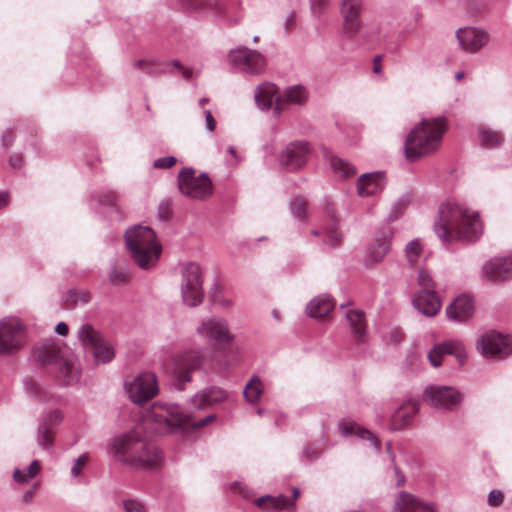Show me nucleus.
I'll return each mask as SVG.
<instances>
[{"instance_id": "38", "label": "nucleus", "mask_w": 512, "mask_h": 512, "mask_svg": "<svg viewBox=\"0 0 512 512\" xmlns=\"http://www.w3.org/2000/svg\"><path fill=\"white\" fill-rule=\"evenodd\" d=\"M330 165L335 173L343 177H349L356 173V168L352 163L338 156L330 158Z\"/></svg>"}, {"instance_id": "58", "label": "nucleus", "mask_w": 512, "mask_h": 512, "mask_svg": "<svg viewBox=\"0 0 512 512\" xmlns=\"http://www.w3.org/2000/svg\"><path fill=\"white\" fill-rule=\"evenodd\" d=\"M301 457L302 459H306L307 461L311 462L319 457V453L315 448L311 446H305Z\"/></svg>"}, {"instance_id": "52", "label": "nucleus", "mask_w": 512, "mask_h": 512, "mask_svg": "<svg viewBox=\"0 0 512 512\" xmlns=\"http://www.w3.org/2000/svg\"><path fill=\"white\" fill-rule=\"evenodd\" d=\"M176 162L177 160L174 156L160 157L154 160L153 167L157 169L171 168Z\"/></svg>"}, {"instance_id": "28", "label": "nucleus", "mask_w": 512, "mask_h": 512, "mask_svg": "<svg viewBox=\"0 0 512 512\" xmlns=\"http://www.w3.org/2000/svg\"><path fill=\"white\" fill-rule=\"evenodd\" d=\"M63 420V414L60 410H53L48 413L38 427V444L48 449L54 443V431L56 426Z\"/></svg>"}, {"instance_id": "6", "label": "nucleus", "mask_w": 512, "mask_h": 512, "mask_svg": "<svg viewBox=\"0 0 512 512\" xmlns=\"http://www.w3.org/2000/svg\"><path fill=\"white\" fill-rule=\"evenodd\" d=\"M125 244L137 266L150 269L157 263L162 247L148 226L136 225L125 232Z\"/></svg>"}, {"instance_id": "26", "label": "nucleus", "mask_w": 512, "mask_h": 512, "mask_svg": "<svg viewBox=\"0 0 512 512\" xmlns=\"http://www.w3.org/2000/svg\"><path fill=\"white\" fill-rule=\"evenodd\" d=\"M393 231L386 227L376 232L373 243L368 249L366 260L370 263L380 262L391 249Z\"/></svg>"}, {"instance_id": "30", "label": "nucleus", "mask_w": 512, "mask_h": 512, "mask_svg": "<svg viewBox=\"0 0 512 512\" xmlns=\"http://www.w3.org/2000/svg\"><path fill=\"white\" fill-rule=\"evenodd\" d=\"M185 11L207 10L217 16L224 17L231 3L228 0H178Z\"/></svg>"}, {"instance_id": "49", "label": "nucleus", "mask_w": 512, "mask_h": 512, "mask_svg": "<svg viewBox=\"0 0 512 512\" xmlns=\"http://www.w3.org/2000/svg\"><path fill=\"white\" fill-rule=\"evenodd\" d=\"M125 512H146L145 505L137 499H127L123 501Z\"/></svg>"}, {"instance_id": "27", "label": "nucleus", "mask_w": 512, "mask_h": 512, "mask_svg": "<svg viewBox=\"0 0 512 512\" xmlns=\"http://www.w3.org/2000/svg\"><path fill=\"white\" fill-rule=\"evenodd\" d=\"M416 310L427 317L435 316L441 309V300L435 290L421 289L412 299Z\"/></svg>"}, {"instance_id": "54", "label": "nucleus", "mask_w": 512, "mask_h": 512, "mask_svg": "<svg viewBox=\"0 0 512 512\" xmlns=\"http://www.w3.org/2000/svg\"><path fill=\"white\" fill-rule=\"evenodd\" d=\"M504 495L500 490H492L488 494L487 503L491 507H498L502 504Z\"/></svg>"}, {"instance_id": "53", "label": "nucleus", "mask_w": 512, "mask_h": 512, "mask_svg": "<svg viewBox=\"0 0 512 512\" xmlns=\"http://www.w3.org/2000/svg\"><path fill=\"white\" fill-rule=\"evenodd\" d=\"M88 454H81L75 461L71 468L72 477L76 478L81 474V467L88 462Z\"/></svg>"}, {"instance_id": "12", "label": "nucleus", "mask_w": 512, "mask_h": 512, "mask_svg": "<svg viewBox=\"0 0 512 512\" xmlns=\"http://www.w3.org/2000/svg\"><path fill=\"white\" fill-rule=\"evenodd\" d=\"M178 188L183 195L204 200L212 194V182L207 173L198 177L192 168H183L178 174Z\"/></svg>"}, {"instance_id": "22", "label": "nucleus", "mask_w": 512, "mask_h": 512, "mask_svg": "<svg viewBox=\"0 0 512 512\" xmlns=\"http://www.w3.org/2000/svg\"><path fill=\"white\" fill-rule=\"evenodd\" d=\"M474 298L467 293L457 296L446 308L449 320L457 323H466L474 315Z\"/></svg>"}, {"instance_id": "34", "label": "nucleus", "mask_w": 512, "mask_h": 512, "mask_svg": "<svg viewBox=\"0 0 512 512\" xmlns=\"http://www.w3.org/2000/svg\"><path fill=\"white\" fill-rule=\"evenodd\" d=\"M254 502L259 508L266 512H279L281 510L291 511L294 506V502L283 494L277 496L267 494L257 498Z\"/></svg>"}, {"instance_id": "10", "label": "nucleus", "mask_w": 512, "mask_h": 512, "mask_svg": "<svg viewBox=\"0 0 512 512\" xmlns=\"http://www.w3.org/2000/svg\"><path fill=\"white\" fill-rule=\"evenodd\" d=\"M206 360L203 349H188L179 353L174 361V377L179 390L192 381V372L201 369Z\"/></svg>"}, {"instance_id": "23", "label": "nucleus", "mask_w": 512, "mask_h": 512, "mask_svg": "<svg viewBox=\"0 0 512 512\" xmlns=\"http://www.w3.org/2000/svg\"><path fill=\"white\" fill-rule=\"evenodd\" d=\"M456 38L464 51L476 53L487 44L489 35L479 28L464 27L456 31Z\"/></svg>"}, {"instance_id": "41", "label": "nucleus", "mask_w": 512, "mask_h": 512, "mask_svg": "<svg viewBox=\"0 0 512 512\" xmlns=\"http://www.w3.org/2000/svg\"><path fill=\"white\" fill-rule=\"evenodd\" d=\"M404 251L408 262L413 265L422 252V245L417 239H414L406 244Z\"/></svg>"}, {"instance_id": "36", "label": "nucleus", "mask_w": 512, "mask_h": 512, "mask_svg": "<svg viewBox=\"0 0 512 512\" xmlns=\"http://www.w3.org/2000/svg\"><path fill=\"white\" fill-rule=\"evenodd\" d=\"M41 470V465L38 460H33L26 469L16 468L13 471V479L19 484H26L31 479L35 478Z\"/></svg>"}, {"instance_id": "31", "label": "nucleus", "mask_w": 512, "mask_h": 512, "mask_svg": "<svg viewBox=\"0 0 512 512\" xmlns=\"http://www.w3.org/2000/svg\"><path fill=\"white\" fill-rule=\"evenodd\" d=\"M386 185L384 172L362 174L357 181V193L361 197H369L381 192Z\"/></svg>"}, {"instance_id": "55", "label": "nucleus", "mask_w": 512, "mask_h": 512, "mask_svg": "<svg viewBox=\"0 0 512 512\" xmlns=\"http://www.w3.org/2000/svg\"><path fill=\"white\" fill-rule=\"evenodd\" d=\"M404 207H405V201L404 200L397 201L393 205V207L391 209V212L388 215V220L389 221L396 220L398 218V216L402 214V211H403Z\"/></svg>"}, {"instance_id": "17", "label": "nucleus", "mask_w": 512, "mask_h": 512, "mask_svg": "<svg viewBox=\"0 0 512 512\" xmlns=\"http://www.w3.org/2000/svg\"><path fill=\"white\" fill-rule=\"evenodd\" d=\"M159 391L157 378L154 373L145 372L137 375L127 384V392L130 400L135 404H143Z\"/></svg>"}, {"instance_id": "40", "label": "nucleus", "mask_w": 512, "mask_h": 512, "mask_svg": "<svg viewBox=\"0 0 512 512\" xmlns=\"http://www.w3.org/2000/svg\"><path fill=\"white\" fill-rule=\"evenodd\" d=\"M92 200L104 207H116L117 198L112 191H95L91 194Z\"/></svg>"}, {"instance_id": "32", "label": "nucleus", "mask_w": 512, "mask_h": 512, "mask_svg": "<svg viewBox=\"0 0 512 512\" xmlns=\"http://www.w3.org/2000/svg\"><path fill=\"white\" fill-rule=\"evenodd\" d=\"M420 409L418 401L408 400L404 402L391 416L390 430L397 431L404 429L411 424L414 415L418 413Z\"/></svg>"}, {"instance_id": "19", "label": "nucleus", "mask_w": 512, "mask_h": 512, "mask_svg": "<svg viewBox=\"0 0 512 512\" xmlns=\"http://www.w3.org/2000/svg\"><path fill=\"white\" fill-rule=\"evenodd\" d=\"M132 66L147 75L159 76L164 73L176 72L183 79L190 80L193 77V71L184 67L178 60H169L158 63L155 60H134Z\"/></svg>"}, {"instance_id": "15", "label": "nucleus", "mask_w": 512, "mask_h": 512, "mask_svg": "<svg viewBox=\"0 0 512 512\" xmlns=\"http://www.w3.org/2000/svg\"><path fill=\"white\" fill-rule=\"evenodd\" d=\"M423 400L438 409L452 411L460 405L463 397L454 387L431 385L424 390Z\"/></svg>"}, {"instance_id": "13", "label": "nucleus", "mask_w": 512, "mask_h": 512, "mask_svg": "<svg viewBox=\"0 0 512 512\" xmlns=\"http://www.w3.org/2000/svg\"><path fill=\"white\" fill-rule=\"evenodd\" d=\"M363 11V0L340 1L339 13L342 19L341 33L344 39L353 40L360 34L363 27L361 18Z\"/></svg>"}, {"instance_id": "44", "label": "nucleus", "mask_w": 512, "mask_h": 512, "mask_svg": "<svg viewBox=\"0 0 512 512\" xmlns=\"http://www.w3.org/2000/svg\"><path fill=\"white\" fill-rule=\"evenodd\" d=\"M417 283L421 289L435 290V282L431 273L426 269H421L417 276Z\"/></svg>"}, {"instance_id": "57", "label": "nucleus", "mask_w": 512, "mask_h": 512, "mask_svg": "<svg viewBox=\"0 0 512 512\" xmlns=\"http://www.w3.org/2000/svg\"><path fill=\"white\" fill-rule=\"evenodd\" d=\"M14 143V134L12 129H7L1 135V144L4 148H10Z\"/></svg>"}, {"instance_id": "29", "label": "nucleus", "mask_w": 512, "mask_h": 512, "mask_svg": "<svg viewBox=\"0 0 512 512\" xmlns=\"http://www.w3.org/2000/svg\"><path fill=\"white\" fill-rule=\"evenodd\" d=\"M393 512H437V509L432 503L403 491L396 497Z\"/></svg>"}, {"instance_id": "25", "label": "nucleus", "mask_w": 512, "mask_h": 512, "mask_svg": "<svg viewBox=\"0 0 512 512\" xmlns=\"http://www.w3.org/2000/svg\"><path fill=\"white\" fill-rule=\"evenodd\" d=\"M483 274L491 282H501L512 278V258L494 257L483 265Z\"/></svg>"}, {"instance_id": "33", "label": "nucleus", "mask_w": 512, "mask_h": 512, "mask_svg": "<svg viewBox=\"0 0 512 512\" xmlns=\"http://www.w3.org/2000/svg\"><path fill=\"white\" fill-rule=\"evenodd\" d=\"M335 301L328 294H321L311 299L306 306L309 317L321 319L326 317L334 309Z\"/></svg>"}, {"instance_id": "3", "label": "nucleus", "mask_w": 512, "mask_h": 512, "mask_svg": "<svg viewBox=\"0 0 512 512\" xmlns=\"http://www.w3.org/2000/svg\"><path fill=\"white\" fill-rule=\"evenodd\" d=\"M31 359L41 366H50L53 378L59 386H73L81 380L82 371L78 357L68 352L60 342L45 340L33 348Z\"/></svg>"}, {"instance_id": "7", "label": "nucleus", "mask_w": 512, "mask_h": 512, "mask_svg": "<svg viewBox=\"0 0 512 512\" xmlns=\"http://www.w3.org/2000/svg\"><path fill=\"white\" fill-rule=\"evenodd\" d=\"M254 99L261 110H269L274 104V113L279 115L284 104H304L308 99V92L302 85H293L279 95L276 85L265 82L256 87Z\"/></svg>"}, {"instance_id": "18", "label": "nucleus", "mask_w": 512, "mask_h": 512, "mask_svg": "<svg viewBox=\"0 0 512 512\" xmlns=\"http://www.w3.org/2000/svg\"><path fill=\"white\" fill-rule=\"evenodd\" d=\"M196 332L208 343L221 345L229 344L233 340L227 320L218 316H212L203 320L196 328Z\"/></svg>"}, {"instance_id": "24", "label": "nucleus", "mask_w": 512, "mask_h": 512, "mask_svg": "<svg viewBox=\"0 0 512 512\" xmlns=\"http://www.w3.org/2000/svg\"><path fill=\"white\" fill-rule=\"evenodd\" d=\"M228 398V393L217 386H208L193 395L189 403L195 410H206L224 402Z\"/></svg>"}, {"instance_id": "51", "label": "nucleus", "mask_w": 512, "mask_h": 512, "mask_svg": "<svg viewBox=\"0 0 512 512\" xmlns=\"http://www.w3.org/2000/svg\"><path fill=\"white\" fill-rule=\"evenodd\" d=\"M357 423L350 420H343L339 423L340 434L344 437H349L355 434Z\"/></svg>"}, {"instance_id": "47", "label": "nucleus", "mask_w": 512, "mask_h": 512, "mask_svg": "<svg viewBox=\"0 0 512 512\" xmlns=\"http://www.w3.org/2000/svg\"><path fill=\"white\" fill-rule=\"evenodd\" d=\"M68 298L73 304H86L91 300V294L86 290H70Z\"/></svg>"}, {"instance_id": "43", "label": "nucleus", "mask_w": 512, "mask_h": 512, "mask_svg": "<svg viewBox=\"0 0 512 512\" xmlns=\"http://www.w3.org/2000/svg\"><path fill=\"white\" fill-rule=\"evenodd\" d=\"M357 437H359L362 440H368L370 441L371 445L376 449L379 450L381 446V442L378 439L377 436H375L370 430L361 427L357 425V428L355 430V434Z\"/></svg>"}, {"instance_id": "50", "label": "nucleus", "mask_w": 512, "mask_h": 512, "mask_svg": "<svg viewBox=\"0 0 512 512\" xmlns=\"http://www.w3.org/2000/svg\"><path fill=\"white\" fill-rule=\"evenodd\" d=\"M158 218L161 221H168L172 216L171 203L168 200H162L158 205Z\"/></svg>"}, {"instance_id": "64", "label": "nucleus", "mask_w": 512, "mask_h": 512, "mask_svg": "<svg viewBox=\"0 0 512 512\" xmlns=\"http://www.w3.org/2000/svg\"><path fill=\"white\" fill-rule=\"evenodd\" d=\"M295 21H296V16H295L294 12L289 13L285 20V29L286 30L290 29L295 24Z\"/></svg>"}, {"instance_id": "4", "label": "nucleus", "mask_w": 512, "mask_h": 512, "mask_svg": "<svg viewBox=\"0 0 512 512\" xmlns=\"http://www.w3.org/2000/svg\"><path fill=\"white\" fill-rule=\"evenodd\" d=\"M216 414H208L196 420L194 412L184 411L176 403L155 402L149 410L146 422L154 425L156 432L160 434L173 433L181 427L188 425L192 429H201L215 422Z\"/></svg>"}, {"instance_id": "42", "label": "nucleus", "mask_w": 512, "mask_h": 512, "mask_svg": "<svg viewBox=\"0 0 512 512\" xmlns=\"http://www.w3.org/2000/svg\"><path fill=\"white\" fill-rule=\"evenodd\" d=\"M290 210L294 218L303 219L306 216V202L301 197H294L290 202Z\"/></svg>"}, {"instance_id": "46", "label": "nucleus", "mask_w": 512, "mask_h": 512, "mask_svg": "<svg viewBox=\"0 0 512 512\" xmlns=\"http://www.w3.org/2000/svg\"><path fill=\"white\" fill-rule=\"evenodd\" d=\"M310 11L313 17L319 18L330 5V0H309Z\"/></svg>"}, {"instance_id": "20", "label": "nucleus", "mask_w": 512, "mask_h": 512, "mask_svg": "<svg viewBox=\"0 0 512 512\" xmlns=\"http://www.w3.org/2000/svg\"><path fill=\"white\" fill-rule=\"evenodd\" d=\"M310 145L306 141H293L280 153V165L289 172L301 169L307 162L310 154Z\"/></svg>"}, {"instance_id": "14", "label": "nucleus", "mask_w": 512, "mask_h": 512, "mask_svg": "<svg viewBox=\"0 0 512 512\" xmlns=\"http://www.w3.org/2000/svg\"><path fill=\"white\" fill-rule=\"evenodd\" d=\"M25 343V327L18 318L0 320V354H10Z\"/></svg>"}, {"instance_id": "21", "label": "nucleus", "mask_w": 512, "mask_h": 512, "mask_svg": "<svg viewBox=\"0 0 512 512\" xmlns=\"http://www.w3.org/2000/svg\"><path fill=\"white\" fill-rule=\"evenodd\" d=\"M444 355H453L459 365H464L467 360V352L463 343L459 340H448L438 343L428 352V359L433 367L441 365Z\"/></svg>"}, {"instance_id": "37", "label": "nucleus", "mask_w": 512, "mask_h": 512, "mask_svg": "<svg viewBox=\"0 0 512 512\" xmlns=\"http://www.w3.org/2000/svg\"><path fill=\"white\" fill-rule=\"evenodd\" d=\"M263 393V385L260 378L254 375L250 381L246 384L243 395L245 399L251 403L256 404L260 400Z\"/></svg>"}, {"instance_id": "45", "label": "nucleus", "mask_w": 512, "mask_h": 512, "mask_svg": "<svg viewBox=\"0 0 512 512\" xmlns=\"http://www.w3.org/2000/svg\"><path fill=\"white\" fill-rule=\"evenodd\" d=\"M129 277L128 270L126 268H113L109 273V281L113 285H121L127 282Z\"/></svg>"}, {"instance_id": "61", "label": "nucleus", "mask_w": 512, "mask_h": 512, "mask_svg": "<svg viewBox=\"0 0 512 512\" xmlns=\"http://www.w3.org/2000/svg\"><path fill=\"white\" fill-rule=\"evenodd\" d=\"M10 204V192L8 190L0 191V210L5 209Z\"/></svg>"}, {"instance_id": "59", "label": "nucleus", "mask_w": 512, "mask_h": 512, "mask_svg": "<svg viewBox=\"0 0 512 512\" xmlns=\"http://www.w3.org/2000/svg\"><path fill=\"white\" fill-rule=\"evenodd\" d=\"M205 116V129L208 132H214L216 128V120L214 119L210 110L204 111Z\"/></svg>"}, {"instance_id": "5", "label": "nucleus", "mask_w": 512, "mask_h": 512, "mask_svg": "<svg viewBox=\"0 0 512 512\" xmlns=\"http://www.w3.org/2000/svg\"><path fill=\"white\" fill-rule=\"evenodd\" d=\"M447 129L445 117L423 119L407 135L404 151L408 161L414 162L435 152Z\"/></svg>"}, {"instance_id": "39", "label": "nucleus", "mask_w": 512, "mask_h": 512, "mask_svg": "<svg viewBox=\"0 0 512 512\" xmlns=\"http://www.w3.org/2000/svg\"><path fill=\"white\" fill-rule=\"evenodd\" d=\"M481 145L485 148H496L501 144L502 138L497 131L481 128L479 130Z\"/></svg>"}, {"instance_id": "2", "label": "nucleus", "mask_w": 512, "mask_h": 512, "mask_svg": "<svg viewBox=\"0 0 512 512\" xmlns=\"http://www.w3.org/2000/svg\"><path fill=\"white\" fill-rule=\"evenodd\" d=\"M149 411L141 424L132 430L117 435L110 442V452L114 459L137 469H156L160 466L162 452L144 435V429L151 428L156 434L154 425L146 422Z\"/></svg>"}, {"instance_id": "62", "label": "nucleus", "mask_w": 512, "mask_h": 512, "mask_svg": "<svg viewBox=\"0 0 512 512\" xmlns=\"http://www.w3.org/2000/svg\"><path fill=\"white\" fill-rule=\"evenodd\" d=\"M393 465V468H394V471H395V474H396V485L399 487V486H402L404 485L405 483V476L404 474L400 471L399 467L397 466V464H392Z\"/></svg>"}, {"instance_id": "48", "label": "nucleus", "mask_w": 512, "mask_h": 512, "mask_svg": "<svg viewBox=\"0 0 512 512\" xmlns=\"http://www.w3.org/2000/svg\"><path fill=\"white\" fill-rule=\"evenodd\" d=\"M342 240V233L333 227L323 239V243L331 248H334Z\"/></svg>"}, {"instance_id": "1", "label": "nucleus", "mask_w": 512, "mask_h": 512, "mask_svg": "<svg viewBox=\"0 0 512 512\" xmlns=\"http://www.w3.org/2000/svg\"><path fill=\"white\" fill-rule=\"evenodd\" d=\"M433 230L441 242L451 245L456 242H475L483 232L480 215L464 204L447 201L439 206Z\"/></svg>"}, {"instance_id": "63", "label": "nucleus", "mask_w": 512, "mask_h": 512, "mask_svg": "<svg viewBox=\"0 0 512 512\" xmlns=\"http://www.w3.org/2000/svg\"><path fill=\"white\" fill-rule=\"evenodd\" d=\"M69 328L65 322H59L56 325L55 332L60 336H66L68 334Z\"/></svg>"}, {"instance_id": "35", "label": "nucleus", "mask_w": 512, "mask_h": 512, "mask_svg": "<svg viewBox=\"0 0 512 512\" xmlns=\"http://www.w3.org/2000/svg\"><path fill=\"white\" fill-rule=\"evenodd\" d=\"M345 316L355 341L359 344L365 343L367 339V324L364 312L362 310H348Z\"/></svg>"}, {"instance_id": "8", "label": "nucleus", "mask_w": 512, "mask_h": 512, "mask_svg": "<svg viewBox=\"0 0 512 512\" xmlns=\"http://www.w3.org/2000/svg\"><path fill=\"white\" fill-rule=\"evenodd\" d=\"M180 275L183 303L189 307L199 306L204 299L202 268L195 262H187L181 266Z\"/></svg>"}, {"instance_id": "9", "label": "nucleus", "mask_w": 512, "mask_h": 512, "mask_svg": "<svg viewBox=\"0 0 512 512\" xmlns=\"http://www.w3.org/2000/svg\"><path fill=\"white\" fill-rule=\"evenodd\" d=\"M77 337L84 350L91 353L96 362L107 363L114 358L112 346L91 324H82L78 329Z\"/></svg>"}, {"instance_id": "11", "label": "nucleus", "mask_w": 512, "mask_h": 512, "mask_svg": "<svg viewBox=\"0 0 512 512\" xmlns=\"http://www.w3.org/2000/svg\"><path fill=\"white\" fill-rule=\"evenodd\" d=\"M476 348L484 358L503 359L512 354V337L491 330L478 338Z\"/></svg>"}, {"instance_id": "16", "label": "nucleus", "mask_w": 512, "mask_h": 512, "mask_svg": "<svg viewBox=\"0 0 512 512\" xmlns=\"http://www.w3.org/2000/svg\"><path fill=\"white\" fill-rule=\"evenodd\" d=\"M228 60L234 70L249 74L261 73L266 64L265 58L258 51L246 47L230 50Z\"/></svg>"}, {"instance_id": "56", "label": "nucleus", "mask_w": 512, "mask_h": 512, "mask_svg": "<svg viewBox=\"0 0 512 512\" xmlns=\"http://www.w3.org/2000/svg\"><path fill=\"white\" fill-rule=\"evenodd\" d=\"M8 163L14 169H21L24 166V157L20 153H13L9 156Z\"/></svg>"}, {"instance_id": "60", "label": "nucleus", "mask_w": 512, "mask_h": 512, "mask_svg": "<svg viewBox=\"0 0 512 512\" xmlns=\"http://www.w3.org/2000/svg\"><path fill=\"white\" fill-rule=\"evenodd\" d=\"M23 386L27 393L31 395H37L38 385L31 378H25L23 380Z\"/></svg>"}]
</instances>
